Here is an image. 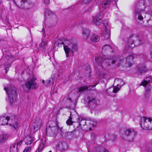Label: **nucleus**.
<instances>
[{
    "label": "nucleus",
    "instance_id": "nucleus-31",
    "mask_svg": "<svg viewBox=\"0 0 152 152\" xmlns=\"http://www.w3.org/2000/svg\"><path fill=\"white\" fill-rule=\"evenodd\" d=\"M73 123V122L72 120V118L70 115L69 119L66 121V124L68 125H72Z\"/></svg>",
    "mask_w": 152,
    "mask_h": 152
},
{
    "label": "nucleus",
    "instance_id": "nucleus-7",
    "mask_svg": "<svg viewBox=\"0 0 152 152\" xmlns=\"http://www.w3.org/2000/svg\"><path fill=\"white\" fill-rule=\"evenodd\" d=\"M136 132L132 129L127 128L124 132V135L127 137L129 141H132L133 140L135 134Z\"/></svg>",
    "mask_w": 152,
    "mask_h": 152
},
{
    "label": "nucleus",
    "instance_id": "nucleus-50",
    "mask_svg": "<svg viewBox=\"0 0 152 152\" xmlns=\"http://www.w3.org/2000/svg\"><path fill=\"white\" fill-rule=\"evenodd\" d=\"M118 0H115V1H118Z\"/></svg>",
    "mask_w": 152,
    "mask_h": 152
},
{
    "label": "nucleus",
    "instance_id": "nucleus-47",
    "mask_svg": "<svg viewBox=\"0 0 152 152\" xmlns=\"http://www.w3.org/2000/svg\"><path fill=\"white\" fill-rule=\"evenodd\" d=\"M106 92H107L108 94V89H107L106 90Z\"/></svg>",
    "mask_w": 152,
    "mask_h": 152
},
{
    "label": "nucleus",
    "instance_id": "nucleus-38",
    "mask_svg": "<svg viewBox=\"0 0 152 152\" xmlns=\"http://www.w3.org/2000/svg\"><path fill=\"white\" fill-rule=\"evenodd\" d=\"M51 81V79L50 78L48 80H47L46 81V84L47 85H50Z\"/></svg>",
    "mask_w": 152,
    "mask_h": 152
},
{
    "label": "nucleus",
    "instance_id": "nucleus-23",
    "mask_svg": "<svg viewBox=\"0 0 152 152\" xmlns=\"http://www.w3.org/2000/svg\"><path fill=\"white\" fill-rule=\"evenodd\" d=\"M69 44V47H71L72 50V52L76 51L77 50V46L76 44L71 43L70 42Z\"/></svg>",
    "mask_w": 152,
    "mask_h": 152
},
{
    "label": "nucleus",
    "instance_id": "nucleus-27",
    "mask_svg": "<svg viewBox=\"0 0 152 152\" xmlns=\"http://www.w3.org/2000/svg\"><path fill=\"white\" fill-rule=\"evenodd\" d=\"M56 127L57 129L58 130V129H60V128L59 127V126H58V125L57 124V123L54 122V121H52L51 122V125H50L49 126V127L50 128H52L53 127ZM62 128H61L60 129V130L61 131V129Z\"/></svg>",
    "mask_w": 152,
    "mask_h": 152
},
{
    "label": "nucleus",
    "instance_id": "nucleus-10",
    "mask_svg": "<svg viewBox=\"0 0 152 152\" xmlns=\"http://www.w3.org/2000/svg\"><path fill=\"white\" fill-rule=\"evenodd\" d=\"M98 102L99 101L95 98H90L88 100V104L90 107L94 108L96 106Z\"/></svg>",
    "mask_w": 152,
    "mask_h": 152
},
{
    "label": "nucleus",
    "instance_id": "nucleus-9",
    "mask_svg": "<svg viewBox=\"0 0 152 152\" xmlns=\"http://www.w3.org/2000/svg\"><path fill=\"white\" fill-rule=\"evenodd\" d=\"M103 24L105 26V34L102 36H104L106 39H108L110 37V34L109 27L108 26V20L105 19L103 21Z\"/></svg>",
    "mask_w": 152,
    "mask_h": 152
},
{
    "label": "nucleus",
    "instance_id": "nucleus-41",
    "mask_svg": "<svg viewBox=\"0 0 152 152\" xmlns=\"http://www.w3.org/2000/svg\"><path fill=\"white\" fill-rule=\"evenodd\" d=\"M91 0H84L83 2L84 3H87L90 2Z\"/></svg>",
    "mask_w": 152,
    "mask_h": 152
},
{
    "label": "nucleus",
    "instance_id": "nucleus-33",
    "mask_svg": "<svg viewBox=\"0 0 152 152\" xmlns=\"http://www.w3.org/2000/svg\"><path fill=\"white\" fill-rule=\"evenodd\" d=\"M135 38V36H133L129 38V43L131 45H132V44H133L134 40Z\"/></svg>",
    "mask_w": 152,
    "mask_h": 152
},
{
    "label": "nucleus",
    "instance_id": "nucleus-29",
    "mask_svg": "<svg viewBox=\"0 0 152 152\" xmlns=\"http://www.w3.org/2000/svg\"><path fill=\"white\" fill-rule=\"evenodd\" d=\"M59 147L61 150H64L67 147V145L66 143L65 142H62L60 143L59 145Z\"/></svg>",
    "mask_w": 152,
    "mask_h": 152
},
{
    "label": "nucleus",
    "instance_id": "nucleus-25",
    "mask_svg": "<svg viewBox=\"0 0 152 152\" xmlns=\"http://www.w3.org/2000/svg\"><path fill=\"white\" fill-rule=\"evenodd\" d=\"M110 3V0H106L104 1L102 3L103 7L104 8H108L109 7Z\"/></svg>",
    "mask_w": 152,
    "mask_h": 152
},
{
    "label": "nucleus",
    "instance_id": "nucleus-12",
    "mask_svg": "<svg viewBox=\"0 0 152 152\" xmlns=\"http://www.w3.org/2000/svg\"><path fill=\"white\" fill-rule=\"evenodd\" d=\"M113 50L112 48L108 45H104L102 50V52L103 54H105L108 52H112Z\"/></svg>",
    "mask_w": 152,
    "mask_h": 152
},
{
    "label": "nucleus",
    "instance_id": "nucleus-11",
    "mask_svg": "<svg viewBox=\"0 0 152 152\" xmlns=\"http://www.w3.org/2000/svg\"><path fill=\"white\" fill-rule=\"evenodd\" d=\"M147 71V68L145 67L144 64L140 65L138 66L137 73L139 75H141L145 73Z\"/></svg>",
    "mask_w": 152,
    "mask_h": 152
},
{
    "label": "nucleus",
    "instance_id": "nucleus-19",
    "mask_svg": "<svg viewBox=\"0 0 152 152\" xmlns=\"http://www.w3.org/2000/svg\"><path fill=\"white\" fill-rule=\"evenodd\" d=\"M24 140L25 143L27 145L31 144L32 142H33L32 138L30 135L26 136Z\"/></svg>",
    "mask_w": 152,
    "mask_h": 152
},
{
    "label": "nucleus",
    "instance_id": "nucleus-1",
    "mask_svg": "<svg viewBox=\"0 0 152 152\" xmlns=\"http://www.w3.org/2000/svg\"><path fill=\"white\" fill-rule=\"evenodd\" d=\"M115 59V57H112L110 59H106L103 60L102 57L99 56L95 59V61L97 63L101 64L102 66L104 68L110 66L111 64H115L116 61ZM117 61V59L116 61Z\"/></svg>",
    "mask_w": 152,
    "mask_h": 152
},
{
    "label": "nucleus",
    "instance_id": "nucleus-3",
    "mask_svg": "<svg viewBox=\"0 0 152 152\" xmlns=\"http://www.w3.org/2000/svg\"><path fill=\"white\" fill-rule=\"evenodd\" d=\"M140 125L143 129L151 130L152 129V118L142 117L141 118Z\"/></svg>",
    "mask_w": 152,
    "mask_h": 152
},
{
    "label": "nucleus",
    "instance_id": "nucleus-46",
    "mask_svg": "<svg viewBox=\"0 0 152 152\" xmlns=\"http://www.w3.org/2000/svg\"><path fill=\"white\" fill-rule=\"evenodd\" d=\"M118 60H119V61H120V62L121 61V59L120 58H118Z\"/></svg>",
    "mask_w": 152,
    "mask_h": 152
},
{
    "label": "nucleus",
    "instance_id": "nucleus-35",
    "mask_svg": "<svg viewBox=\"0 0 152 152\" xmlns=\"http://www.w3.org/2000/svg\"><path fill=\"white\" fill-rule=\"evenodd\" d=\"M97 122L96 121L94 120H93L91 121L90 123V124H92V126L94 127L96 126V125Z\"/></svg>",
    "mask_w": 152,
    "mask_h": 152
},
{
    "label": "nucleus",
    "instance_id": "nucleus-44",
    "mask_svg": "<svg viewBox=\"0 0 152 152\" xmlns=\"http://www.w3.org/2000/svg\"><path fill=\"white\" fill-rule=\"evenodd\" d=\"M89 131H91V130H92V128H89Z\"/></svg>",
    "mask_w": 152,
    "mask_h": 152
},
{
    "label": "nucleus",
    "instance_id": "nucleus-14",
    "mask_svg": "<svg viewBox=\"0 0 152 152\" xmlns=\"http://www.w3.org/2000/svg\"><path fill=\"white\" fill-rule=\"evenodd\" d=\"M101 12L96 15L93 18V22L95 23L97 25H99L100 24V20L101 19Z\"/></svg>",
    "mask_w": 152,
    "mask_h": 152
},
{
    "label": "nucleus",
    "instance_id": "nucleus-34",
    "mask_svg": "<svg viewBox=\"0 0 152 152\" xmlns=\"http://www.w3.org/2000/svg\"><path fill=\"white\" fill-rule=\"evenodd\" d=\"M32 147L31 146H27L25 148L23 152H30Z\"/></svg>",
    "mask_w": 152,
    "mask_h": 152
},
{
    "label": "nucleus",
    "instance_id": "nucleus-52",
    "mask_svg": "<svg viewBox=\"0 0 152 152\" xmlns=\"http://www.w3.org/2000/svg\"><path fill=\"white\" fill-rule=\"evenodd\" d=\"M47 130H48V128H47Z\"/></svg>",
    "mask_w": 152,
    "mask_h": 152
},
{
    "label": "nucleus",
    "instance_id": "nucleus-2",
    "mask_svg": "<svg viewBox=\"0 0 152 152\" xmlns=\"http://www.w3.org/2000/svg\"><path fill=\"white\" fill-rule=\"evenodd\" d=\"M10 118L8 116L6 117L0 116V125H9L12 126L15 129H16L19 126V123L17 120H14L13 122H10Z\"/></svg>",
    "mask_w": 152,
    "mask_h": 152
},
{
    "label": "nucleus",
    "instance_id": "nucleus-53",
    "mask_svg": "<svg viewBox=\"0 0 152 152\" xmlns=\"http://www.w3.org/2000/svg\"><path fill=\"white\" fill-rule=\"evenodd\" d=\"M151 152H152V151Z\"/></svg>",
    "mask_w": 152,
    "mask_h": 152
},
{
    "label": "nucleus",
    "instance_id": "nucleus-22",
    "mask_svg": "<svg viewBox=\"0 0 152 152\" xmlns=\"http://www.w3.org/2000/svg\"><path fill=\"white\" fill-rule=\"evenodd\" d=\"M8 138V135L7 134H3L0 136V143H4Z\"/></svg>",
    "mask_w": 152,
    "mask_h": 152
},
{
    "label": "nucleus",
    "instance_id": "nucleus-51",
    "mask_svg": "<svg viewBox=\"0 0 152 152\" xmlns=\"http://www.w3.org/2000/svg\"><path fill=\"white\" fill-rule=\"evenodd\" d=\"M49 152H52L51 151H49Z\"/></svg>",
    "mask_w": 152,
    "mask_h": 152
},
{
    "label": "nucleus",
    "instance_id": "nucleus-17",
    "mask_svg": "<svg viewBox=\"0 0 152 152\" xmlns=\"http://www.w3.org/2000/svg\"><path fill=\"white\" fill-rule=\"evenodd\" d=\"M83 35V37L85 39H87L90 35V32L89 29L85 28L83 30L82 32Z\"/></svg>",
    "mask_w": 152,
    "mask_h": 152
},
{
    "label": "nucleus",
    "instance_id": "nucleus-16",
    "mask_svg": "<svg viewBox=\"0 0 152 152\" xmlns=\"http://www.w3.org/2000/svg\"><path fill=\"white\" fill-rule=\"evenodd\" d=\"M151 88V86L149 85L148 86L144 94V99L145 100H147L148 99L150 95Z\"/></svg>",
    "mask_w": 152,
    "mask_h": 152
},
{
    "label": "nucleus",
    "instance_id": "nucleus-39",
    "mask_svg": "<svg viewBox=\"0 0 152 152\" xmlns=\"http://www.w3.org/2000/svg\"><path fill=\"white\" fill-rule=\"evenodd\" d=\"M23 142V140H21L18 142L17 143V144H16L17 147H18V146L20 145Z\"/></svg>",
    "mask_w": 152,
    "mask_h": 152
},
{
    "label": "nucleus",
    "instance_id": "nucleus-6",
    "mask_svg": "<svg viewBox=\"0 0 152 152\" xmlns=\"http://www.w3.org/2000/svg\"><path fill=\"white\" fill-rule=\"evenodd\" d=\"M13 59L14 58L12 56H7L2 59V61L6 62L5 69L6 73L9 70V68L13 62Z\"/></svg>",
    "mask_w": 152,
    "mask_h": 152
},
{
    "label": "nucleus",
    "instance_id": "nucleus-48",
    "mask_svg": "<svg viewBox=\"0 0 152 152\" xmlns=\"http://www.w3.org/2000/svg\"><path fill=\"white\" fill-rule=\"evenodd\" d=\"M14 3L16 4V5H17V3H16V2H15V0H14Z\"/></svg>",
    "mask_w": 152,
    "mask_h": 152
},
{
    "label": "nucleus",
    "instance_id": "nucleus-49",
    "mask_svg": "<svg viewBox=\"0 0 152 152\" xmlns=\"http://www.w3.org/2000/svg\"><path fill=\"white\" fill-rule=\"evenodd\" d=\"M43 83L44 84V83H44V80H43Z\"/></svg>",
    "mask_w": 152,
    "mask_h": 152
},
{
    "label": "nucleus",
    "instance_id": "nucleus-21",
    "mask_svg": "<svg viewBox=\"0 0 152 152\" xmlns=\"http://www.w3.org/2000/svg\"><path fill=\"white\" fill-rule=\"evenodd\" d=\"M91 39L93 42H96L99 41L100 38L98 35L93 34L91 37Z\"/></svg>",
    "mask_w": 152,
    "mask_h": 152
},
{
    "label": "nucleus",
    "instance_id": "nucleus-26",
    "mask_svg": "<svg viewBox=\"0 0 152 152\" xmlns=\"http://www.w3.org/2000/svg\"><path fill=\"white\" fill-rule=\"evenodd\" d=\"M96 85H93L92 86H84L81 87H80L79 88V91L80 92L83 91H85L87 90L88 89V88H90V87H95L96 86Z\"/></svg>",
    "mask_w": 152,
    "mask_h": 152
},
{
    "label": "nucleus",
    "instance_id": "nucleus-13",
    "mask_svg": "<svg viewBox=\"0 0 152 152\" xmlns=\"http://www.w3.org/2000/svg\"><path fill=\"white\" fill-rule=\"evenodd\" d=\"M42 121L39 118L36 119L34 125V129L36 131L39 129L41 126Z\"/></svg>",
    "mask_w": 152,
    "mask_h": 152
},
{
    "label": "nucleus",
    "instance_id": "nucleus-43",
    "mask_svg": "<svg viewBox=\"0 0 152 152\" xmlns=\"http://www.w3.org/2000/svg\"><path fill=\"white\" fill-rule=\"evenodd\" d=\"M103 152H108V151L106 149H104L103 150Z\"/></svg>",
    "mask_w": 152,
    "mask_h": 152
},
{
    "label": "nucleus",
    "instance_id": "nucleus-15",
    "mask_svg": "<svg viewBox=\"0 0 152 152\" xmlns=\"http://www.w3.org/2000/svg\"><path fill=\"white\" fill-rule=\"evenodd\" d=\"M144 12V10L139 9H136L135 11V13L137 15L138 19L140 20L143 19V17L141 14Z\"/></svg>",
    "mask_w": 152,
    "mask_h": 152
},
{
    "label": "nucleus",
    "instance_id": "nucleus-40",
    "mask_svg": "<svg viewBox=\"0 0 152 152\" xmlns=\"http://www.w3.org/2000/svg\"><path fill=\"white\" fill-rule=\"evenodd\" d=\"M45 3L46 4H49L50 3V0H44Z\"/></svg>",
    "mask_w": 152,
    "mask_h": 152
},
{
    "label": "nucleus",
    "instance_id": "nucleus-20",
    "mask_svg": "<svg viewBox=\"0 0 152 152\" xmlns=\"http://www.w3.org/2000/svg\"><path fill=\"white\" fill-rule=\"evenodd\" d=\"M39 46L40 49L43 50H45L48 48L47 43L43 41L41 42Z\"/></svg>",
    "mask_w": 152,
    "mask_h": 152
},
{
    "label": "nucleus",
    "instance_id": "nucleus-18",
    "mask_svg": "<svg viewBox=\"0 0 152 152\" xmlns=\"http://www.w3.org/2000/svg\"><path fill=\"white\" fill-rule=\"evenodd\" d=\"M134 56H128L126 59V62L128 64L129 66H131L132 64V61Z\"/></svg>",
    "mask_w": 152,
    "mask_h": 152
},
{
    "label": "nucleus",
    "instance_id": "nucleus-37",
    "mask_svg": "<svg viewBox=\"0 0 152 152\" xmlns=\"http://www.w3.org/2000/svg\"><path fill=\"white\" fill-rule=\"evenodd\" d=\"M148 82L149 81H147L146 80H144L142 82V83L143 86H146L148 84Z\"/></svg>",
    "mask_w": 152,
    "mask_h": 152
},
{
    "label": "nucleus",
    "instance_id": "nucleus-42",
    "mask_svg": "<svg viewBox=\"0 0 152 152\" xmlns=\"http://www.w3.org/2000/svg\"><path fill=\"white\" fill-rule=\"evenodd\" d=\"M117 80H118L119 82H123V81L121 80L118 79H115V82Z\"/></svg>",
    "mask_w": 152,
    "mask_h": 152
},
{
    "label": "nucleus",
    "instance_id": "nucleus-28",
    "mask_svg": "<svg viewBox=\"0 0 152 152\" xmlns=\"http://www.w3.org/2000/svg\"><path fill=\"white\" fill-rule=\"evenodd\" d=\"M121 87V85H120L119 84H118L116 86H115L114 87L113 89V93H117L118 91H119Z\"/></svg>",
    "mask_w": 152,
    "mask_h": 152
},
{
    "label": "nucleus",
    "instance_id": "nucleus-30",
    "mask_svg": "<svg viewBox=\"0 0 152 152\" xmlns=\"http://www.w3.org/2000/svg\"><path fill=\"white\" fill-rule=\"evenodd\" d=\"M45 15L46 16L47 15L50 16H53L55 15L54 13L52 11L48 10H46L45 12Z\"/></svg>",
    "mask_w": 152,
    "mask_h": 152
},
{
    "label": "nucleus",
    "instance_id": "nucleus-45",
    "mask_svg": "<svg viewBox=\"0 0 152 152\" xmlns=\"http://www.w3.org/2000/svg\"><path fill=\"white\" fill-rule=\"evenodd\" d=\"M151 57H152V51L151 52Z\"/></svg>",
    "mask_w": 152,
    "mask_h": 152
},
{
    "label": "nucleus",
    "instance_id": "nucleus-24",
    "mask_svg": "<svg viewBox=\"0 0 152 152\" xmlns=\"http://www.w3.org/2000/svg\"><path fill=\"white\" fill-rule=\"evenodd\" d=\"M18 147L16 144H13L10 146V152H17L18 151Z\"/></svg>",
    "mask_w": 152,
    "mask_h": 152
},
{
    "label": "nucleus",
    "instance_id": "nucleus-8",
    "mask_svg": "<svg viewBox=\"0 0 152 152\" xmlns=\"http://www.w3.org/2000/svg\"><path fill=\"white\" fill-rule=\"evenodd\" d=\"M70 41L68 40L65 39L61 43V44L63 45L64 50L66 55V57H69L70 52H72L71 47H69V44Z\"/></svg>",
    "mask_w": 152,
    "mask_h": 152
},
{
    "label": "nucleus",
    "instance_id": "nucleus-32",
    "mask_svg": "<svg viewBox=\"0 0 152 152\" xmlns=\"http://www.w3.org/2000/svg\"><path fill=\"white\" fill-rule=\"evenodd\" d=\"M44 148V145L42 142L39 143V151H41Z\"/></svg>",
    "mask_w": 152,
    "mask_h": 152
},
{
    "label": "nucleus",
    "instance_id": "nucleus-36",
    "mask_svg": "<svg viewBox=\"0 0 152 152\" xmlns=\"http://www.w3.org/2000/svg\"><path fill=\"white\" fill-rule=\"evenodd\" d=\"M86 121L84 119H82L80 121V124L81 125L83 126L86 124Z\"/></svg>",
    "mask_w": 152,
    "mask_h": 152
},
{
    "label": "nucleus",
    "instance_id": "nucleus-5",
    "mask_svg": "<svg viewBox=\"0 0 152 152\" xmlns=\"http://www.w3.org/2000/svg\"><path fill=\"white\" fill-rule=\"evenodd\" d=\"M36 83L35 79L32 78L26 82L24 86V89L26 91H28L31 89L36 88Z\"/></svg>",
    "mask_w": 152,
    "mask_h": 152
},
{
    "label": "nucleus",
    "instance_id": "nucleus-4",
    "mask_svg": "<svg viewBox=\"0 0 152 152\" xmlns=\"http://www.w3.org/2000/svg\"><path fill=\"white\" fill-rule=\"evenodd\" d=\"M4 90L6 91L11 104L16 101L17 97V94L15 88L14 87L11 88V89L9 88H4Z\"/></svg>",
    "mask_w": 152,
    "mask_h": 152
}]
</instances>
